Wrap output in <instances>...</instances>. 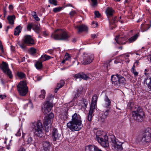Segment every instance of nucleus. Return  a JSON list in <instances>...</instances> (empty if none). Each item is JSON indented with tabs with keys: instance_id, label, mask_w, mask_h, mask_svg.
<instances>
[{
	"instance_id": "nucleus-1",
	"label": "nucleus",
	"mask_w": 151,
	"mask_h": 151,
	"mask_svg": "<svg viewBox=\"0 0 151 151\" xmlns=\"http://www.w3.org/2000/svg\"><path fill=\"white\" fill-rule=\"evenodd\" d=\"M31 127L35 135L41 137L43 134V127L42 122L40 120L32 123Z\"/></svg>"
},
{
	"instance_id": "nucleus-2",
	"label": "nucleus",
	"mask_w": 151,
	"mask_h": 151,
	"mask_svg": "<svg viewBox=\"0 0 151 151\" xmlns=\"http://www.w3.org/2000/svg\"><path fill=\"white\" fill-rule=\"evenodd\" d=\"M51 37L55 40H64L70 37L68 32L64 29H58L55 31Z\"/></svg>"
},
{
	"instance_id": "nucleus-3",
	"label": "nucleus",
	"mask_w": 151,
	"mask_h": 151,
	"mask_svg": "<svg viewBox=\"0 0 151 151\" xmlns=\"http://www.w3.org/2000/svg\"><path fill=\"white\" fill-rule=\"evenodd\" d=\"M132 109L133 110L132 113L134 119L137 122H141L143 120L144 113L141 107L136 104Z\"/></svg>"
},
{
	"instance_id": "nucleus-4",
	"label": "nucleus",
	"mask_w": 151,
	"mask_h": 151,
	"mask_svg": "<svg viewBox=\"0 0 151 151\" xmlns=\"http://www.w3.org/2000/svg\"><path fill=\"white\" fill-rule=\"evenodd\" d=\"M111 80L112 84L119 86H124L126 83L125 78L122 76L118 75L112 76Z\"/></svg>"
},
{
	"instance_id": "nucleus-5",
	"label": "nucleus",
	"mask_w": 151,
	"mask_h": 151,
	"mask_svg": "<svg viewBox=\"0 0 151 151\" xmlns=\"http://www.w3.org/2000/svg\"><path fill=\"white\" fill-rule=\"evenodd\" d=\"M18 92L21 96H25L28 91V87L26 82L24 81H21L17 86Z\"/></svg>"
},
{
	"instance_id": "nucleus-6",
	"label": "nucleus",
	"mask_w": 151,
	"mask_h": 151,
	"mask_svg": "<svg viewBox=\"0 0 151 151\" xmlns=\"http://www.w3.org/2000/svg\"><path fill=\"white\" fill-rule=\"evenodd\" d=\"M110 142L115 151H120L122 150V143L114 137H111Z\"/></svg>"
},
{
	"instance_id": "nucleus-7",
	"label": "nucleus",
	"mask_w": 151,
	"mask_h": 151,
	"mask_svg": "<svg viewBox=\"0 0 151 151\" xmlns=\"http://www.w3.org/2000/svg\"><path fill=\"white\" fill-rule=\"evenodd\" d=\"M67 127L72 131H79L83 127L82 123L69 122L67 124Z\"/></svg>"
},
{
	"instance_id": "nucleus-8",
	"label": "nucleus",
	"mask_w": 151,
	"mask_h": 151,
	"mask_svg": "<svg viewBox=\"0 0 151 151\" xmlns=\"http://www.w3.org/2000/svg\"><path fill=\"white\" fill-rule=\"evenodd\" d=\"M94 56L93 54L84 53L83 56V64L85 65L91 63L93 60Z\"/></svg>"
},
{
	"instance_id": "nucleus-9",
	"label": "nucleus",
	"mask_w": 151,
	"mask_h": 151,
	"mask_svg": "<svg viewBox=\"0 0 151 151\" xmlns=\"http://www.w3.org/2000/svg\"><path fill=\"white\" fill-rule=\"evenodd\" d=\"M52 137L54 141L59 140L61 138V135L56 129H54L52 132Z\"/></svg>"
},
{
	"instance_id": "nucleus-10",
	"label": "nucleus",
	"mask_w": 151,
	"mask_h": 151,
	"mask_svg": "<svg viewBox=\"0 0 151 151\" xmlns=\"http://www.w3.org/2000/svg\"><path fill=\"white\" fill-rule=\"evenodd\" d=\"M2 69L3 71L7 74L9 77L11 78L12 77V72L8 67V64L5 62H3L2 64Z\"/></svg>"
},
{
	"instance_id": "nucleus-11",
	"label": "nucleus",
	"mask_w": 151,
	"mask_h": 151,
	"mask_svg": "<svg viewBox=\"0 0 151 151\" xmlns=\"http://www.w3.org/2000/svg\"><path fill=\"white\" fill-rule=\"evenodd\" d=\"M23 40L24 44L27 45H33L34 44L33 40L29 35H25L23 37Z\"/></svg>"
},
{
	"instance_id": "nucleus-12",
	"label": "nucleus",
	"mask_w": 151,
	"mask_h": 151,
	"mask_svg": "<svg viewBox=\"0 0 151 151\" xmlns=\"http://www.w3.org/2000/svg\"><path fill=\"white\" fill-rule=\"evenodd\" d=\"M140 137H139L138 138L140 139L139 140H138V142L142 141V142H149L150 140L151 137L149 135V133L146 132L143 135L142 138Z\"/></svg>"
},
{
	"instance_id": "nucleus-13",
	"label": "nucleus",
	"mask_w": 151,
	"mask_h": 151,
	"mask_svg": "<svg viewBox=\"0 0 151 151\" xmlns=\"http://www.w3.org/2000/svg\"><path fill=\"white\" fill-rule=\"evenodd\" d=\"M51 121V119H49V118H47V116L45 117L43 123L45 127V130L47 132H48L50 129V127L48 126L50 124Z\"/></svg>"
},
{
	"instance_id": "nucleus-14",
	"label": "nucleus",
	"mask_w": 151,
	"mask_h": 151,
	"mask_svg": "<svg viewBox=\"0 0 151 151\" xmlns=\"http://www.w3.org/2000/svg\"><path fill=\"white\" fill-rule=\"evenodd\" d=\"M107 136L106 133L101 131H97L96 134V139L98 141L100 139H102V138L105 136Z\"/></svg>"
},
{
	"instance_id": "nucleus-15",
	"label": "nucleus",
	"mask_w": 151,
	"mask_h": 151,
	"mask_svg": "<svg viewBox=\"0 0 151 151\" xmlns=\"http://www.w3.org/2000/svg\"><path fill=\"white\" fill-rule=\"evenodd\" d=\"M97 141L103 147H107L109 146L107 136H105L102 138V139H100Z\"/></svg>"
},
{
	"instance_id": "nucleus-16",
	"label": "nucleus",
	"mask_w": 151,
	"mask_h": 151,
	"mask_svg": "<svg viewBox=\"0 0 151 151\" xmlns=\"http://www.w3.org/2000/svg\"><path fill=\"white\" fill-rule=\"evenodd\" d=\"M52 107V104H43L42 110L45 114H47L50 111Z\"/></svg>"
},
{
	"instance_id": "nucleus-17",
	"label": "nucleus",
	"mask_w": 151,
	"mask_h": 151,
	"mask_svg": "<svg viewBox=\"0 0 151 151\" xmlns=\"http://www.w3.org/2000/svg\"><path fill=\"white\" fill-rule=\"evenodd\" d=\"M106 13L109 22H110L111 20L110 17L113 16L115 13V11L112 8L109 7L106 10Z\"/></svg>"
},
{
	"instance_id": "nucleus-18",
	"label": "nucleus",
	"mask_w": 151,
	"mask_h": 151,
	"mask_svg": "<svg viewBox=\"0 0 151 151\" xmlns=\"http://www.w3.org/2000/svg\"><path fill=\"white\" fill-rule=\"evenodd\" d=\"M151 26V22L150 21L148 23L145 22L142 24L141 26V30L142 32H144L147 30Z\"/></svg>"
},
{
	"instance_id": "nucleus-19",
	"label": "nucleus",
	"mask_w": 151,
	"mask_h": 151,
	"mask_svg": "<svg viewBox=\"0 0 151 151\" xmlns=\"http://www.w3.org/2000/svg\"><path fill=\"white\" fill-rule=\"evenodd\" d=\"M70 122L81 123V116L79 115H78L77 114L75 113L72 116V120Z\"/></svg>"
},
{
	"instance_id": "nucleus-20",
	"label": "nucleus",
	"mask_w": 151,
	"mask_h": 151,
	"mask_svg": "<svg viewBox=\"0 0 151 151\" xmlns=\"http://www.w3.org/2000/svg\"><path fill=\"white\" fill-rule=\"evenodd\" d=\"M86 151H102L95 146L89 145L85 147Z\"/></svg>"
},
{
	"instance_id": "nucleus-21",
	"label": "nucleus",
	"mask_w": 151,
	"mask_h": 151,
	"mask_svg": "<svg viewBox=\"0 0 151 151\" xmlns=\"http://www.w3.org/2000/svg\"><path fill=\"white\" fill-rule=\"evenodd\" d=\"M129 55L127 54H125L120 55L119 56L120 59L119 61L120 63H121L125 60V62L128 63L129 62V60L127 58L129 57Z\"/></svg>"
},
{
	"instance_id": "nucleus-22",
	"label": "nucleus",
	"mask_w": 151,
	"mask_h": 151,
	"mask_svg": "<svg viewBox=\"0 0 151 151\" xmlns=\"http://www.w3.org/2000/svg\"><path fill=\"white\" fill-rule=\"evenodd\" d=\"M143 83L144 84H146L148 88L151 91V77L150 78L147 77L144 78Z\"/></svg>"
},
{
	"instance_id": "nucleus-23",
	"label": "nucleus",
	"mask_w": 151,
	"mask_h": 151,
	"mask_svg": "<svg viewBox=\"0 0 151 151\" xmlns=\"http://www.w3.org/2000/svg\"><path fill=\"white\" fill-rule=\"evenodd\" d=\"M75 28L77 29L78 32L79 33L82 32L83 31H87L88 29V27L84 25H82L79 26H76Z\"/></svg>"
},
{
	"instance_id": "nucleus-24",
	"label": "nucleus",
	"mask_w": 151,
	"mask_h": 151,
	"mask_svg": "<svg viewBox=\"0 0 151 151\" xmlns=\"http://www.w3.org/2000/svg\"><path fill=\"white\" fill-rule=\"evenodd\" d=\"M74 76L76 78H81L84 80H87L89 78L88 76L83 73L76 74Z\"/></svg>"
},
{
	"instance_id": "nucleus-25",
	"label": "nucleus",
	"mask_w": 151,
	"mask_h": 151,
	"mask_svg": "<svg viewBox=\"0 0 151 151\" xmlns=\"http://www.w3.org/2000/svg\"><path fill=\"white\" fill-rule=\"evenodd\" d=\"M43 151H49L50 144L49 142L44 141L43 143Z\"/></svg>"
},
{
	"instance_id": "nucleus-26",
	"label": "nucleus",
	"mask_w": 151,
	"mask_h": 151,
	"mask_svg": "<svg viewBox=\"0 0 151 151\" xmlns=\"http://www.w3.org/2000/svg\"><path fill=\"white\" fill-rule=\"evenodd\" d=\"M115 40L116 41V42L119 44H124L125 43V42H123V41L124 39H123L122 37H121L120 35L116 36ZM124 40H125V39Z\"/></svg>"
},
{
	"instance_id": "nucleus-27",
	"label": "nucleus",
	"mask_w": 151,
	"mask_h": 151,
	"mask_svg": "<svg viewBox=\"0 0 151 151\" xmlns=\"http://www.w3.org/2000/svg\"><path fill=\"white\" fill-rule=\"evenodd\" d=\"M53 97L52 95L48 96L46 99L45 104H52Z\"/></svg>"
},
{
	"instance_id": "nucleus-28",
	"label": "nucleus",
	"mask_w": 151,
	"mask_h": 151,
	"mask_svg": "<svg viewBox=\"0 0 151 151\" xmlns=\"http://www.w3.org/2000/svg\"><path fill=\"white\" fill-rule=\"evenodd\" d=\"M22 28L21 26L17 27L15 29L14 35L16 36L19 35V33L21 32Z\"/></svg>"
},
{
	"instance_id": "nucleus-29",
	"label": "nucleus",
	"mask_w": 151,
	"mask_h": 151,
	"mask_svg": "<svg viewBox=\"0 0 151 151\" xmlns=\"http://www.w3.org/2000/svg\"><path fill=\"white\" fill-rule=\"evenodd\" d=\"M65 83V82L63 80H61L60 81L59 83H58L57 84V86L55 89V92H57L58 91V89L63 87Z\"/></svg>"
},
{
	"instance_id": "nucleus-30",
	"label": "nucleus",
	"mask_w": 151,
	"mask_h": 151,
	"mask_svg": "<svg viewBox=\"0 0 151 151\" xmlns=\"http://www.w3.org/2000/svg\"><path fill=\"white\" fill-rule=\"evenodd\" d=\"M15 18V16L14 15L8 16L7 17V19L9 21V22L11 24H12L14 23Z\"/></svg>"
},
{
	"instance_id": "nucleus-31",
	"label": "nucleus",
	"mask_w": 151,
	"mask_h": 151,
	"mask_svg": "<svg viewBox=\"0 0 151 151\" xmlns=\"http://www.w3.org/2000/svg\"><path fill=\"white\" fill-rule=\"evenodd\" d=\"M96 107V104H90L89 112L93 114Z\"/></svg>"
},
{
	"instance_id": "nucleus-32",
	"label": "nucleus",
	"mask_w": 151,
	"mask_h": 151,
	"mask_svg": "<svg viewBox=\"0 0 151 151\" xmlns=\"http://www.w3.org/2000/svg\"><path fill=\"white\" fill-rule=\"evenodd\" d=\"M138 35L137 34L135 35L134 36L131 37V38H129V42L131 43L134 42L136 40H137L138 37Z\"/></svg>"
},
{
	"instance_id": "nucleus-33",
	"label": "nucleus",
	"mask_w": 151,
	"mask_h": 151,
	"mask_svg": "<svg viewBox=\"0 0 151 151\" xmlns=\"http://www.w3.org/2000/svg\"><path fill=\"white\" fill-rule=\"evenodd\" d=\"M98 98V97L96 95H94L92 99L91 104H96Z\"/></svg>"
},
{
	"instance_id": "nucleus-34",
	"label": "nucleus",
	"mask_w": 151,
	"mask_h": 151,
	"mask_svg": "<svg viewBox=\"0 0 151 151\" xmlns=\"http://www.w3.org/2000/svg\"><path fill=\"white\" fill-rule=\"evenodd\" d=\"M41 94L39 96V97L41 99H43L45 98V90H42L41 91Z\"/></svg>"
},
{
	"instance_id": "nucleus-35",
	"label": "nucleus",
	"mask_w": 151,
	"mask_h": 151,
	"mask_svg": "<svg viewBox=\"0 0 151 151\" xmlns=\"http://www.w3.org/2000/svg\"><path fill=\"white\" fill-rule=\"evenodd\" d=\"M37 69H41L42 67V62H37L35 65Z\"/></svg>"
},
{
	"instance_id": "nucleus-36",
	"label": "nucleus",
	"mask_w": 151,
	"mask_h": 151,
	"mask_svg": "<svg viewBox=\"0 0 151 151\" xmlns=\"http://www.w3.org/2000/svg\"><path fill=\"white\" fill-rule=\"evenodd\" d=\"M108 115V111L107 110L104 112L102 113V116H101V118L105 119L106 118Z\"/></svg>"
},
{
	"instance_id": "nucleus-37",
	"label": "nucleus",
	"mask_w": 151,
	"mask_h": 151,
	"mask_svg": "<svg viewBox=\"0 0 151 151\" xmlns=\"http://www.w3.org/2000/svg\"><path fill=\"white\" fill-rule=\"evenodd\" d=\"M33 141V139L32 137L29 135L28 136V138L27 140V142L28 144H31L32 143Z\"/></svg>"
},
{
	"instance_id": "nucleus-38",
	"label": "nucleus",
	"mask_w": 151,
	"mask_h": 151,
	"mask_svg": "<svg viewBox=\"0 0 151 151\" xmlns=\"http://www.w3.org/2000/svg\"><path fill=\"white\" fill-rule=\"evenodd\" d=\"M17 75L19 77L21 78H23L25 77V74L22 72H18L17 73Z\"/></svg>"
},
{
	"instance_id": "nucleus-39",
	"label": "nucleus",
	"mask_w": 151,
	"mask_h": 151,
	"mask_svg": "<svg viewBox=\"0 0 151 151\" xmlns=\"http://www.w3.org/2000/svg\"><path fill=\"white\" fill-rule=\"evenodd\" d=\"M34 24L33 23H29L27 26V29L28 30L30 31L31 28H32L34 26Z\"/></svg>"
},
{
	"instance_id": "nucleus-40",
	"label": "nucleus",
	"mask_w": 151,
	"mask_h": 151,
	"mask_svg": "<svg viewBox=\"0 0 151 151\" xmlns=\"http://www.w3.org/2000/svg\"><path fill=\"white\" fill-rule=\"evenodd\" d=\"M63 9L62 7H58L56 8H54L53 10V12L55 13H56L60 12Z\"/></svg>"
},
{
	"instance_id": "nucleus-41",
	"label": "nucleus",
	"mask_w": 151,
	"mask_h": 151,
	"mask_svg": "<svg viewBox=\"0 0 151 151\" xmlns=\"http://www.w3.org/2000/svg\"><path fill=\"white\" fill-rule=\"evenodd\" d=\"M93 115V114L89 112L87 118V119L88 121L91 122L92 121V117Z\"/></svg>"
},
{
	"instance_id": "nucleus-42",
	"label": "nucleus",
	"mask_w": 151,
	"mask_h": 151,
	"mask_svg": "<svg viewBox=\"0 0 151 151\" xmlns=\"http://www.w3.org/2000/svg\"><path fill=\"white\" fill-rule=\"evenodd\" d=\"M59 117L62 120H65L67 119V116L66 114H60L59 115Z\"/></svg>"
},
{
	"instance_id": "nucleus-43",
	"label": "nucleus",
	"mask_w": 151,
	"mask_h": 151,
	"mask_svg": "<svg viewBox=\"0 0 151 151\" xmlns=\"http://www.w3.org/2000/svg\"><path fill=\"white\" fill-rule=\"evenodd\" d=\"M33 29L37 33H39L40 30V29L39 27L35 24H34V26L33 28Z\"/></svg>"
},
{
	"instance_id": "nucleus-44",
	"label": "nucleus",
	"mask_w": 151,
	"mask_h": 151,
	"mask_svg": "<svg viewBox=\"0 0 151 151\" xmlns=\"http://www.w3.org/2000/svg\"><path fill=\"white\" fill-rule=\"evenodd\" d=\"M29 52L31 54L33 55L36 52V50L33 47H32L30 49Z\"/></svg>"
},
{
	"instance_id": "nucleus-45",
	"label": "nucleus",
	"mask_w": 151,
	"mask_h": 151,
	"mask_svg": "<svg viewBox=\"0 0 151 151\" xmlns=\"http://www.w3.org/2000/svg\"><path fill=\"white\" fill-rule=\"evenodd\" d=\"M70 15L71 18L73 17L75 15L77 14V12L75 11H72L69 13Z\"/></svg>"
},
{
	"instance_id": "nucleus-46",
	"label": "nucleus",
	"mask_w": 151,
	"mask_h": 151,
	"mask_svg": "<svg viewBox=\"0 0 151 151\" xmlns=\"http://www.w3.org/2000/svg\"><path fill=\"white\" fill-rule=\"evenodd\" d=\"M64 59L66 60H70L71 59L69 55L66 53L65 55Z\"/></svg>"
},
{
	"instance_id": "nucleus-47",
	"label": "nucleus",
	"mask_w": 151,
	"mask_h": 151,
	"mask_svg": "<svg viewBox=\"0 0 151 151\" xmlns=\"http://www.w3.org/2000/svg\"><path fill=\"white\" fill-rule=\"evenodd\" d=\"M49 2L50 3L55 6L57 5V1L56 0H49Z\"/></svg>"
},
{
	"instance_id": "nucleus-48",
	"label": "nucleus",
	"mask_w": 151,
	"mask_h": 151,
	"mask_svg": "<svg viewBox=\"0 0 151 151\" xmlns=\"http://www.w3.org/2000/svg\"><path fill=\"white\" fill-rule=\"evenodd\" d=\"M18 44L19 45V46L23 49L24 50L25 49L26 46L24 43H21L20 42H19L18 43Z\"/></svg>"
},
{
	"instance_id": "nucleus-49",
	"label": "nucleus",
	"mask_w": 151,
	"mask_h": 151,
	"mask_svg": "<svg viewBox=\"0 0 151 151\" xmlns=\"http://www.w3.org/2000/svg\"><path fill=\"white\" fill-rule=\"evenodd\" d=\"M116 17H114L113 19L112 20H111L110 19V20H111V21L110 22H109V24H110L111 23H112V24H113V23H114L116 21Z\"/></svg>"
},
{
	"instance_id": "nucleus-50",
	"label": "nucleus",
	"mask_w": 151,
	"mask_h": 151,
	"mask_svg": "<svg viewBox=\"0 0 151 151\" xmlns=\"http://www.w3.org/2000/svg\"><path fill=\"white\" fill-rule=\"evenodd\" d=\"M95 17H96L99 18L100 16V14L99 12L98 11H96L94 12Z\"/></svg>"
},
{
	"instance_id": "nucleus-51",
	"label": "nucleus",
	"mask_w": 151,
	"mask_h": 151,
	"mask_svg": "<svg viewBox=\"0 0 151 151\" xmlns=\"http://www.w3.org/2000/svg\"><path fill=\"white\" fill-rule=\"evenodd\" d=\"M92 3V6H96L97 4V0H91Z\"/></svg>"
},
{
	"instance_id": "nucleus-52",
	"label": "nucleus",
	"mask_w": 151,
	"mask_h": 151,
	"mask_svg": "<svg viewBox=\"0 0 151 151\" xmlns=\"http://www.w3.org/2000/svg\"><path fill=\"white\" fill-rule=\"evenodd\" d=\"M47 118H49V119L51 120V119H52L54 117V115L52 113H50L48 116H47Z\"/></svg>"
},
{
	"instance_id": "nucleus-53",
	"label": "nucleus",
	"mask_w": 151,
	"mask_h": 151,
	"mask_svg": "<svg viewBox=\"0 0 151 151\" xmlns=\"http://www.w3.org/2000/svg\"><path fill=\"white\" fill-rule=\"evenodd\" d=\"M92 26L93 27H96L98 26V23L96 22H93L92 23Z\"/></svg>"
},
{
	"instance_id": "nucleus-54",
	"label": "nucleus",
	"mask_w": 151,
	"mask_h": 151,
	"mask_svg": "<svg viewBox=\"0 0 151 151\" xmlns=\"http://www.w3.org/2000/svg\"><path fill=\"white\" fill-rule=\"evenodd\" d=\"M131 72L134 74V76L135 77H136L138 76V73L135 70L131 71Z\"/></svg>"
},
{
	"instance_id": "nucleus-55",
	"label": "nucleus",
	"mask_w": 151,
	"mask_h": 151,
	"mask_svg": "<svg viewBox=\"0 0 151 151\" xmlns=\"http://www.w3.org/2000/svg\"><path fill=\"white\" fill-rule=\"evenodd\" d=\"M41 60L43 61L47 60L45 56V55L44 56L42 55L41 57Z\"/></svg>"
},
{
	"instance_id": "nucleus-56",
	"label": "nucleus",
	"mask_w": 151,
	"mask_h": 151,
	"mask_svg": "<svg viewBox=\"0 0 151 151\" xmlns=\"http://www.w3.org/2000/svg\"><path fill=\"white\" fill-rule=\"evenodd\" d=\"M21 131H20V129H19L18 130V131L17 133L16 134V135L17 136H19L21 135Z\"/></svg>"
},
{
	"instance_id": "nucleus-57",
	"label": "nucleus",
	"mask_w": 151,
	"mask_h": 151,
	"mask_svg": "<svg viewBox=\"0 0 151 151\" xmlns=\"http://www.w3.org/2000/svg\"><path fill=\"white\" fill-rule=\"evenodd\" d=\"M105 101L108 104H110L111 103L110 100L108 98H106L105 99Z\"/></svg>"
},
{
	"instance_id": "nucleus-58",
	"label": "nucleus",
	"mask_w": 151,
	"mask_h": 151,
	"mask_svg": "<svg viewBox=\"0 0 151 151\" xmlns=\"http://www.w3.org/2000/svg\"><path fill=\"white\" fill-rule=\"evenodd\" d=\"M6 96L5 95H0V98L3 99L6 98Z\"/></svg>"
},
{
	"instance_id": "nucleus-59",
	"label": "nucleus",
	"mask_w": 151,
	"mask_h": 151,
	"mask_svg": "<svg viewBox=\"0 0 151 151\" xmlns=\"http://www.w3.org/2000/svg\"><path fill=\"white\" fill-rule=\"evenodd\" d=\"M34 18L36 20H37V21H39L40 20V19L38 17V16H37V15Z\"/></svg>"
},
{
	"instance_id": "nucleus-60",
	"label": "nucleus",
	"mask_w": 151,
	"mask_h": 151,
	"mask_svg": "<svg viewBox=\"0 0 151 151\" xmlns=\"http://www.w3.org/2000/svg\"><path fill=\"white\" fill-rule=\"evenodd\" d=\"M45 56L47 60H48L50 59L51 58H52V57H51L50 56H49V55H45Z\"/></svg>"
},
{
	"instance_id": "nucleus-61",
	"label": "nucleus",
	"mask_w": 151,
	"mask_h": 151,
	"mask_svg": "<svg viewBox=\"0 0 151 151\" xmlns=\"http://www.w3.org/2000/svg\"><path fill=\"white\" fill-rule=\"evenodd\" d=\"M32 15L33 17H35L37 15L36 12H32Z\"/></svg>"
},
{
	"instance_id": "nucleus-62",
	"label": "nucleus",
	"mask_w": 151,
	"mask_h": 151,
	"mask_svg": "<svg viewBox=\"0 0 151 151\" xmlns=\"http://www.w3.org/2000/svg\"><path fill=\"white\" fill-rule=\"evenodd\" d=\"M91 37L93 38L94 39L97 37V35L95 34H93L91 35Z\"/></svg>"
},
{
	"instance_id": "nucleus-63",
	"label": "nucleus",
	"mask_w": 151,
	"mask_h": 151,
	"mask_svg": "<svg viewBox=\"0 0 151 151\" xmlns=\"http://www.w3.org/2000/svg\"><path fill=\"white\" fill-rule=\"evenodd\" d=\"M139 62L138 61H136L134 63L137 66L139 65Z\"/></svg>"
},
{
	"instance_id": "nucleus-64",
	"label": "nucleus",
	"mask_w": 151,
	"mask_h": 151,
	"mask_svg": "<svg viewBox=\"0 0 151 151\" xmlns=\"http://www.w3.org/2000/svg\"><path fill=\"white\" fill-rule=\"evenodd\" d=\"M18 151H25V150L23 148H21Z\"/></svg>"
}]
</instances>
